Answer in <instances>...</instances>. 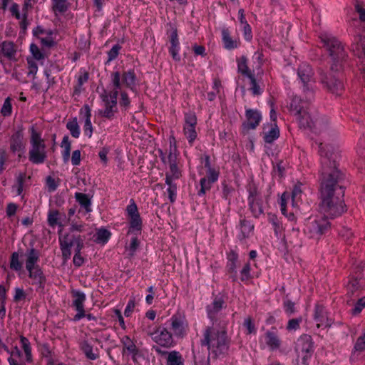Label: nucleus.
Listing matches in <instances>:
<instances>
[{"label": "nucleus", "mask_w": 365, "mask_h": 365, "mask_svg": "<svg viewBox=\"0 0 365 365\" xmlns=\"http://www.w3.org/2000/svg\"><path fill=\"white\" fill-rule=\"evenodd\" d=\"M319 154L322 165L320 210L327 219L334 218L346 210L342 200L344 187L340 185L344 175L337 168L339 155L332 145L323 143L319 144Z\"/></svg>", "instance_id": "nucleus-1"}, {"label": "nucleus", "mask_w": 365, "mask_h": 365, "mask_svg": "<svg viewBox=\"0 0 365 365\" xmlns=\"http://www.w3.org/2000/svg\"><path fill=\"white\" fill-rule=\"evenodd\" d=\"M319 38L332 59L330 73L322 75L321 81L330 92L340 96L344 88L341 71L346 61L347 54L341 43L331 34L322 33Z\"/></svg>", "instance_id": "nucleus-2"}, {"label": "nucleus", "mask_w": 365, "mask_h": 365, "mask_svg": "<svg viewBox=\"0 0 365 365\" xmlns=\"http://www.w3.org/2000/svg\"><path fill=\"white\" fill-rule=\"evenodd\" d=\"M227 322L219 324L221 330L216 329L215 327H208L203 333V338L200 340L202 346H207L210 354L215 359L225 356L228 354L230 341L227 335L225 326Z\"/></svg>", "instance_id": "nucleus-3"}, {"label": "nucleus", "mask_w": 365, "mask_h": 365, "mask_svg": "<svg viewBox=\"0 0 365 365\" xmlns=\"http://www.w3.org/2000/svg\"><path fill=\"white\" fill-rule=\"evenodd\" d=\"M25 267L29 272V277L32 279V284L38 287L37 289H43L46 283V277L38 264L39 261V252L34 247L27 250L24 255Z\"/></svg>", "instance_id": "nucleus-4"}, {"label": "nucleus", "mask_w": 365, "mask_h": 365, "mask_svg": "<svg viewBox=\"0 0 365 365\" xmlns=\"http://www.w3.org/2000/svg\"><path fill=\"white\" fill-rule=\"evenodd\" d=\"M312 101L302 99L300 97L294 96L291 102L290 108L295 112V115L299 122V126L304 128H317L319 122L314 120L309 112V104Z\"/></svg>", "instance_id": "nucleus-5"}, {"label": "nucleus", "mask_w": 365, "mask_h": 365, "mask_svg": "<svg viewBox=\"0 0 365 365\" xmlns=\"http://www.w3.org/2000/svg\"><path fill=\"white\" fill-rule=\"evenodd\" d=\"M29 160L34 164L43 163L47 158L46 144L41 134L35 130L34 126L31 128Z\"/></svg>", "instance_id": "nucleus-6"}, {"label": "nucleus", "mask_w": 365, "mask_h": 365, "mask_svg": "<svg viewBox=\"0 0 365 365\" xmlns=\"http://www.w3.org/2000/svg\"><path fill=\"white\" fill-rule=\"evenodd\" d=\"M148 335L151 336L152 339L158 345L153 346V349L159 354H166L165 351L161 350L160 346L169 349L175 345L173 334L165 327L158 326L153 331H148Z\"/></svg>", "instance_id": "nucleus-7"}, {"label": "nucleus", "mask_w": 365, "mask_h": 365, "mask_svg": "<svg viewBox=\"0 0 365 365\" xmlns=\"http://www.w3.org/2000/svg\"><path fill=\"white\" fill-rule=\"evenodd\" d=\"M297 76L303 84V92L307 101H312L314 99V71L312 67L303 63L299 65L297 69Z\"/></svg>", "instance_id": "nucleus-8"}, {"label": "nucleus", "mask_w": 365, "mask_h": 365, "mask_svg": "<svg viewBox=\"0 0 365 365\" xmlns=\"http://www.w3.org/2000/svg\"><path fill=\"white\" fill-rule=\"evenodd\" d=\"M83 241L84 239L82 238L81 235L66 234L62 237H60V248L63 259L67 260L71 257V248L73 246H76L75 254L81 253V250L83 248Z\"/></svg>", "instance_id": "nucleus-9"}, {"label": "nucleus", "mask_w": 365, "mask_h": 365, "mask_svg": "<svg viewBox=\"0 0 365 365\" xmlns=\"http://www.w3.org/2000/svg\"><path fill=\"white\" fill-rule=\"evenodd\" d=\"M330 227V223L325 217H309L305 225V232L310 237L319 238Z\"/></svg>", "instance_id": "nucleus-10"}, {"label": "nucleus", "mask_w": 365, "mask_h": 365, "mask_svg": "<svg viewBox=\"0 0 365 365\" xmlns=\"http://www.w3.org/2000/svg\"><path fill=\"white\" fill-rule=\"evenodd\" d=\"M170 329L175 336L182 339L187 334L188 323L185 314L176 312L170 319Z\"/></svg>", "instance_id": "nucleus-11"}, {"label": "nucleus", "mask_w": 365, "mask_h": 365, "mask_svg": "<svg viewBox=\"0 0 365 365\" xmlns=\"http://www.w3.org/2000/svg\"><path fill=\"white\" fill-rule=\"evenodd\" d=\"M248 191L250 209L253 215L257 217L263 213L262 195L255 185L250 186Z\"/></svg>", "instance_id": "nucleus-12"}, {"label": "nucleus", "mask_w": 365, "mask_h": 365, "mask_svg": "<svg viewBox=\"0 0 365 365\" xmlns=\"http://www.w3.org/2000/svg\"><path fill=\"white\" fill-rule=\"evenodd\" d=\"M246 121L242 125L243 133H247L250 130H255L262 120V115L259 111L255 109H247L245 111Z\"/></svg>", "instance_id": "nucleus-13"}, {"label": "nucleus", "mask_w": 365, "mask_h": 365, "mask_svg": "<svg viewBox=\"0 0 365 365\" xmlns=\"http://www.w3.org/2000/svg\"><path fill=\"white\" fill-rule=\"evenodd\" d=\"M225 304L224 300L219 297H216L213 302L207 306V312L209 319L212 322V326H219V324L221 322L222 324L223 320L220 321L218 323V316L220 314V311L222 310L223 306ZM224 322H225L224 320Z\"/></svg>", "instance_id": "nucleus-14"}, {"label": "nucleus", "mask_w": 365, "mask_h": 365, "mask_svg": "<svg viewBox=\"0 0 365 365\" xmlns=\"http://www.w3.org/2000/svg\"><path fill=\"white\" fill-rule=\"evenodd\" d=\"M71 293L73 297L72 305L77 312L73 319L75 322H78L86 316L84 302L86 297V294L79 290H73Z\"/></svg>", "instance_id": "nucleus-15"}, {"label": "nucleus", "mask_w": 365, "mask_h": 365, "mask_svg": "<svg viewBox=\"0 0 365 365\" xmlns=\"http://www.w3.org/2000/svg\"><path fill=\"white\" fill-rule=\"evenodd\" d=\"M126 212L130 217V232L133 230L140 232L142 229V220L133 200H131L130 204L127 206Z\"/></svg>", "instance_id": "nucleus-16"}, {"label": "nucleus", "mask_w": 365, "mask_h": 365, "mask_svg": "<svg viewBox=\"0 0 365 365\" xmlns=\"http://www.w3.org/2000/svg\"><path fill=\"white\" fill-rule=\"evenodd\" d=\"M314 319L317 322V326L318 328L322 326L330 327L332 324V320L328 317L325 307L319 304L315 305Z\"/></svg>", "instance_id": "nucleus-17"}, {"label": "nucleus", "mask_w": 365, "mask_h": 365, "mask_svg": "<svg viewBox=\"0 0 365 365\" xmlns=\"http://www.w3.org/2000/svg\"><path fill=\"white\" fill-rule=\"evenodd\" d=\"M16 46L12 41H5L0 44V58L4 57L9 61H16Z\"/></svg>", "instance_id": "nucleus-18"}, {"label": "nucleus", "mask_w": 365, "mask_h": 365, "mask_svg": "<svg viewBox=\"0 0 365 365\" xmlns=\"http://www.w3.org/2000/svg\"><path fill=\"white\" fill-rule=\"evenodd\" d=\"M297 351L301 353H313L314 342L309 334H302L297 340Z\"/></svg>", "instance_id": "nucleus-19"}, {"label": "nucleus", "mask_w": 365, "mask_h": 365, "mask_svg": "<svg viewBox=\"0 0 365 365\" xmlns=\"http://www.w3.org/2000/svg\"><path fill=\"white\" fill-rule=\"evenodd\" d=\"M25 144L22 131H16L10 139V150L12 153L24 152Z\"/></svg>", "instance_id": "nucleus-20"}, {"label": "nucleus", "mask_w": 365, "mask_h": 365, "mask_svg": "<svg viewBox=\"0 0 365 365\" xmlns=\"http://www.w3.org/2000/svg\"><path fill=\"white\" fill-rule=\"evenodd\" d=\"M79 349L89 360H96L99 358V351L88 340H82L79 342Z\"/></svg>", "instance_id": "nucleus-21"}, {"label": "nucleus", "mask_w": 365, "mask_h": 365, "mask_svg": "<svg viewBox=\"0 0 365 365\" xmlns=\"http://www.w3.org/2000/svg\"><path fill=\"white\" fill-rule=\"evenodd\" d=\"M359 42L353 48V51L359 58H361V67L359 69L363 74V78L365 81V35L363 37H359Z\"/></svg>", "instance_id": "nucleus-22"}, {"label": "nucleus", "mask_w": 365, "mask_h": 365, "mask_svg": "<svg viewBox=\"0 0 365 365\" xmlns=\"http://www.w3.org/2000/svg\"><path fill=\"white\" fill-rule=\"evenodd\" d=\"M101 98L105 105V109L103 110H100V114L108 119H111L114 116V113L117 110L116 106H113L112 103L109 101L108 93L104 91V92L101 95Z\"/></svg>", "instance_id": "nucleus-23"}, {"label": "nucleus", "mask_w": 365, "mask_h": 365, "mask_svg": "<svg viewBox=\"0 0 365 365\" xmlns=\"http://www.w3.org/2000/svg\"><path fill=\"white\" fill-rule=\"evenodd\" d=\"M80 115H83L85 119L83 125L84 134L91 138L93 134V126L91 121V110L88 105H85L80 110Z\"/></svg>", "instance_id": "nucleus-24"}, {"label": "nucleus", "mask_w": 365, "mask_h": 365, "mask_svg": "<svg viewBox=\"0 0 365 365\" xmlns=\"http://www.w3.org/2000/svg\"><path fill=\"white\" fill-rule=\"evenodd\" d=\"M170 41L171 44L169 48L170 53L171 54L173 60H175V61H180V56L178 53L180 50V43L178 41L177 29L173 30L170 36Z\"/></svg>", "instance_id": "nucleus-25"}, {"label": "nucleus", "mask_w": 365, "mask_h": 365, "mask_svg": "<svg viewBox=\"0 0 365 365\" xmlns=\"http://www.w3.org/2000/svg\"><path fill=\"white\" fill-rule=\"evenodd\" d=\"M240 235L238 238L242 240L247 238L252 233L254 230V225L246 219H242L240 222Z\"/></svg>", "instance_id": "nucleus-26"}, {"label": "nucleus", "mask_w": 365, "mask_h": 365, "mask_svg": "<svg viewBox=\"0 0 365 365\" xmlns=\"http://www.w3.org/2000/svg\"><path fill=\"white\" fill-rule=\"evenodd\" d=\"M122 81L127 88L132 91L135 89L136 76L133 70H129L123 72L122 75Z\"/></svg>", "instance_id": "nucleus-27"}, {"label": "nucleus", "mask_w": 365, "mask_h": 365, "mask_svg": "<svg viewBox=\"0 0 365 365\" xmlns=\"http://www.w3.org/2000/svg\"><path fill=\"white\" fill-rule=\"evenodd\" d=\"M120 341L123 344V353L126 350L129 354L133 355V358L138 354V349L136 347L134 342L131 340V339L128 336H123L121 338Z\"/></svg>", "instance_id": "nucleus-28"}, {"label": "nucleus", "mask_w": 365, "mask_h": 365, "mask_svg": "<svg viewBox=\"0 0 365 365\" xmlns=\"http://www.w3.org/2000/svg\"><path fill=\"white\" fill-rule=\"evenodd\" d=\"M302 183L297 182L293 187L289 198L292 206H298V203L301 201V197L303 192Z\"/></svg>", "instance_id": "nucleus-29"}, {"label": "nucleus", "mask_w": 365, "mask_h": 365, "mask_svg": "<svg viewBox=\"0 0 365 365\" xmlns=\"http://www.w3.org/2000/svg\"><path fill=\"white\" fill-rule=\"evenodd\" d=\"M279 136V129L274 123L268 131L263 132V139L267 143H272Z\"/></svg>", "instance_id": "nucleus-30"}, {"label": "nucleus", "mask_w": 365, "mask_h": 365, "mask_svg": "<svg viewBox=\"0 0 365 365\" xmlns=\"http://www.w3.org/2000/svg\"><path fill=\"white\" fill-rule=\"evenodd\" d=\"M76 200L78 202L80 206L85 209L87 212L91 211V200L88 195L82 192L75 193Z\"/></svg>", "instance_id": "nucleus-31"}, {"label": "nucleus", "mask_w": 365, "mask_h": 365, "mask_svg": "<svg viewBox=\"0 0 365 365\" xmlns=\"http://www.w3.org/2000/svg\"><path fill=\"white\" fill-rule=\"evenodd\" d=\"M266 343L272 350H275L279 348L281 341L274 332L267 331L265 334Z\"/></svg>", "instance_id": "nucleus-32"}, {"label": "nucleus", "mask_w": 365, "mask_h": 365, "mask_svg": "<svg viewBox=\"0 0 365 365\" xmlns=\"http://www.w3.org/2000/svg\"><path fill=\"white\" fill-rule=\"evenodd\" d=\"M237 71L248 78L250 76H253L247 66V58L244 56L237 59Z\"/></svg>", "instance_id": "nucleus-33"}, {"label": "nucleus", "mask_w": 365, "mask_h": 365, "mask_svg": "<svg viewBox=\"0 0 365 365\" xmlns=\"http://www.w3.org/2000/svg\"><path fill=\"white\" fill-rule=\"evenodd\" d=\"M61 146L63 148V151L62 152L63 160L65 163H67L70 158V153L71 149V144L68 135H65L63 138Z\"/></svg>", "instance_id": "nucleus-34"}, {"label": "nucleus", "mask_w": 365, "mask_h": 365, "mask_svg": "<svg viewBox=\"0 0 365 365\" xmlns=\"http://www.w3.org/2000/svg\"><path fill=\"white\" fill-rule=\"evenodd\" d=\"M361 284L357 278L349 280L347 284V295L350 297L358 296V292L360 290Z\"/></svg>", "instance_id": "nucleus-35"}, {"label": "nucleus", "mask_w": 365, "mask_h": 365, "mask_svg": "<svg viewBox=\"0 0 365 365\" xmlns=\"http://www.w3.org/2000/svg\"><path fill=\"white\" fill-rule=\"evenodd\" d=\"M222 36L225 48L232 49L237 48V41H235L232 39L228 29H223L222 30Z\"/></svg>", "instance_id": "nucleus-36"}, {"label": "nucleus", "mask_w": 365, "mask_h": 365, "mask_svg": "<svg viewBox=\"0 0 365 365\" xmlns=\"http://www.w3.org/2000/svg\"><path fill=\"white\" fill-rule=\"evenodd\" d=\"M167 365H184L181 354L176 351H172L168 354Z\"/></svg>", "instance_id": "nucleus-37"}, {"label": "nucleus", "mask_w": 365, "mask_h": 365, "mask_svg": "<svg viewBox=\"0 0 365 365\" xmlns=\"http://www.w3.org/2000/svg\"><path fill=\"white\" fill-rule=\"evenodd\" d=\"M59 212L56 210H50L48 213V224L50 227H54L56 225L63 227L59 219Z\"/></svg>", "instance_id": "nucleus-38"}, {"label": "nucleus", "mask_w": 365, "mask_h": 365, "mask_svg": "<svg viewBox=\"0 0 365 365\" xmlns=\"http://www.w3.org/2000/svg\"><path fill=\"white\" fill-rule=\"evenodd\" d=\"M66 128L69 130L71 135L78 138L80 135V127L78 124L77 118H74L66 123Z\"/></svg>", "instance_id": "nucleus-39"}, {"label": "nucleus", "mask_w": 365, "mask_h": 365, "mask_svg": "<svg viewBox=\"0 0 365 365\" xmlns=\"http://www.w3.org/2000/svg\"><path fill=\"white\" fill-rule=\"evenodd\" d=\"M165 183L168 185L167 191L168 192L169 200L170 202H174L176 199L177 186L175 184L173 183V181H171V177L170 176L165 178Z\"/></svg>", "instance_id": "nucleus-40"}, {"label": "nucleus", "mask_w": 365, "mask_h": 365, "mask_svg": "<svg viewBox=\"0 0 365 365\" xmlns=\"http://www.w3.org/2000/svg\"><path fill=\"white\" fill-rule=\"evenodd\" d=\"M19 254L14 252L11 255L10 268L14 271H20L22 269V262L19 259Z\"/></svg>", "instance_id": "nucleus-41"}, {"label": "nucleus", "mask_w": 365, "mask_h": 365, "mask_svg": "<svg viewBox=\"0 0 365 365\" xmlns=\"http://www.w3.org/2000/svg\"><path fill=\"white\" fill-rule=\"evenodd\" d=\"M52 9L54 12H66L68 10L67 0H52Z\"/></svg>", "instance_id": "nucleus-42"}, {"label": "nucleus", "mask_w": 365, "mask_h": 365, "mask_svg": "<svg viewBox=\"0 0 365 365\" xmlns=\"http://www.w3.org/2000/svg\"><path fill=\"white\" fill-rule=\"evenodd\" d=\"M359 147L361 150L358 151L361 156L360 159L358 160V165L360 166L361 169H365V133L359 140Z\"/></svg>", "instance_id": "nucleus-43"}, {"label": "nucleus", "mask_w": 365, "mask_h": 365, "mask_svg": "<svg viewBox=\"0 0 365 365\" xmlns=\"http://www.w3.org/2000/svg\"><path fill=\"white\" fill-rule=\"evenodd\" d=\"M20 341L22 345V348L25 352L26 361L31 362L32 361L31 348L30 346L29 341L27 338L21 336Z\"/></svg>", "instance_id": "nucleus-44"}, {"label": "nucleus", "mask_w": 365, "mask_h": 365, "mask_svg": "<svg viewBox=\"0 0 365 365\" xmlns=\"http://www.w3.org/2000/svg\"><path fill=\"white\" fill-rule=\"evenodd\" d=\"M25 178L26 174L23 173H20L16 176V184L14 186V188L16 189V192L17 195H21L23 192Z\"/></svg>", "instance_id": "nucleus-45"}, {"label": "nucleus", "mask_w": 365, "mask_h": 365, "mask_svg": "<svg viewBox=\"0 0 365 365\" xmlns=\"http://www.w3.org/2000/svg\"><path fill=\"white\" fill-rule=\"evenodd\" d=\"M184 133L189 143L192 145L197 137L195 126H184Z\"/></svg>", "instance_id": "nucleus-46"}, {"label": "nucleus", "mask_w": 365, "mask_h": 365, "mask_svg": "<svg viewBox=\"0 0 365 365\" xmlns=\"http://www.w3.org/2000/svg\"><path fill=\"white\" fill-rule=\"evenodd\" d=\"M110 237V232L106 230L101 228L98 230L96 232V240L97 242L105 243L107 242Z\"/></svg>", "instance_id": "nucleus-47"}, {"label": "nucleus", "mask_w": 365, "mask_h": 365, "mask_svg": "<svg viewBox=\"0 0 365 365\" xmlns=\"http://www.w3.org/2000/svg\"><path fill=\"white\" fill-rule=\"evenodd\" d=\"M213 182L207 180V178H202L200 179V189L198 191V195H204L207 191H209L212 187Z\"/></svg>", "instance_id": "nucleus-48"}, {"label": "nucleus", "mask_w": 365, "mask_h": 365, "mask_svg": "<svg viewBox=\"0 0 365 365\" xmlns=\"http://www.w3.org/2000/svg\"><path fill=\"white\" fill-rule=\"evenodd\" d=\"M285 313L290 317L296 312L295 304L289 299H285L283 302Z\"/></svg>", "instance_id": "nucleus-49"}, {"label": "nucleus", "mask_w": 365, "mask_h": 365, "mask_svg": "<svg viewBox=\"0 0 365 365\" xmlns=\"http://www.w3.org/2000/svg\"><path fill=\"white\" fill-rule=\"evenodd\" d=\"M1 113L4 116H9L12 113L11 101L9 97L6 98L4 102Z\"/></svg>", "instance_id": "nucleus-50"}, {"label": "nucleus", "mask_w": 365, "mask_h": 365, "mask_svg": "<svg viewBox=\"0 0 365 365\" xmlns=\"http://www.w3.org/2000/svg\"><path fill=\"white\" fill-rule=\"evenodd\" d=\"M168 176L171 177V181L175 179H178L180 177V172L176 163L170 165V172L166 173L165 178Z\"/></svg>", "instance_id": "nucleus-51"}, {"label": "nucleus", "mask_w": 365, "mask_h": 365, "mask_svg": "<svg viewBox=\"0 0 365 365\" xmlns=\"http://www.w3.org/2000/svg\"><path fill=\"white\" fill-rule=\"evenodd\" d=\"M269 222L272 223L274 227V232L277 236L281 232L282 230V224L277 217L276 215H271L269 218Z\"/></svg>", "instance_id": "nucleus-52"}, {"label": "nucleus", "mask_w": 365, "mask_h": 365, "mask_svg": "<svg viewBox=\"0 0 365 365\" xmlns=\"http://www.w3.org/2000/svg\"><path fill=\"white\" fill-rule=\"evenodd\" d=\"M364 307H365V296L358 299L356 302L354 304V307L353 308L351 312L353 314H357L360 313Z\"/></svg>", "instance_id": "nucleus-53"}, {"label": "nucleus", "mask_w": 365, "mask_h": 365, "mask_svg": "<svg viewBox=\"0 0 365 365\" xmlns=\"http://www.w3.org/2000/svg\"><path fill=\"white\" fill-rule=\"evenodd\" d=\"M111 83L113 88L116 89H120L121 83H120V73L119 71H115L111 73Z\"/></svg>", "instance_id": "nucleus-54"}, {"label": "nucleus", "mask_w": 365, "mask_h": 365, "mask_svg": "<svg viewBox=\"0 0 365 365\" xmlns=\"http://www.w3.org/2000/svg\"><path fill=\"white\" fill-rule=\"evenodd\" d=\"M249 79L250 81L251 84L250 90L252 91V94L255 96L261 94V88L257 84L255 76H250Z\"/></svg>", "instance_id": "nucleus-55"}, {"label": "nucleus", "mask_w": 365, "mask_h": 365, "mask_svg": "<svg viewBox=\"0 0 365 365\" xmlns=\"http://www.w3.org/2000/svg\"><path fill=\"white\" fill-rule=\"evenodd\" d=\"M197 124V118L194 113H188L185 115L184 126H195Z\"/></svg>", "instance_id": "nucleus-56"}, {"label": "nucleus", "mask_w": 365, "mask_h": 365, "mask_svg": "<svg viewBox=\"0 0 365 365\" xmlns=\"http://www.w3.org/2000/svg\"><path fill=\"white\" fill-rule=\"evenodd\" d=\"M30 51L36 60H41L44 58V54L40 51L39 48L34 43L30 46Z\"/></svg>", "instance_id": "nucleus-57"}, {"label": "nucleus", "mask_w": 365, "mask_h": 365, "mask_svg": "<svg viewBox=\"0 0 365 365\" xmlns=\"http://www.w3.org/2000/svg\"><path fill=\"white\" fill-rule=\"evenodd\" d=\"M302 322V317L289 319L287 326V329L288 330H297L299 328V324Z\"/></svg>", "instance_id": "nucleus-58"}, {"label": "nucleus", "mask_w": 365, "mask_h": 365, "mask_svg": "<svg viewBox=\"0 0 365 365\" xmlns=\"http://www.w3.org/2000/svg\"><path fill=\"white\" fill-rule=\"evenodd\" d=\"M354 349L358 351H363L365 350V330L363 335L357 339L354 345Z\"/></svg>", "instance_id": "nucleus-59"}, {"label": "nucleus", "mask_w": 365, "mask_h": 365, "mask_svg": "<svg viewBox=\"0 0 365 365\" xmlns=\"http://www.w3.org/2000/svg\"><path fill=\"white\" fill-rule=\"evenodd\" d=\"M207 180H210L211 182H215L218 180L219 178V171L215 170V168L210 169L207 170L206 177Z\"/></svg>", "instance_id": "nucleus-60"}, {"label": "nucleus", "mask_w": 365, "mask_h": 365, "mask_svg": "<svg viewBox=\"0 0 365 365\" xmlns=\"http://www.w3.org/2000/svg\"><path fill=\"white\" fill-rule=\"evenodd\" d=\"M244 326L246 327L247 334H253L256 332V329L252 320L250 317H247L245 319Z\"/></svg>", "instance_id": "nucleus-61"}, {"label": "nucleus", "mask_w": 365, "mask_h": 365, "mask_svg": "<svg viewBox=\"0 0 365 365\" xmlns=\"http://www.w3.org/2000/svg\"><path fill=\"white\" fill-rule=\"evenodd\" d=\"M120 46L118 44L114 45L111 49L108 52V61H110L114 60L118 55Z\"/></svg>", "instance_id": "nucleus-62"}, {"label": "nucleus", "mask_w": 365, "mask_h": 365, "mask_svg": "<svg viewBox=\"0 0 365 365\" xmlns=\"http://www.w3.org/2000/svg\"><path fill=\"white\" fill-rule=\"evenodd\" d=\"M88 79V73H84L83 75L80 76L78 78V86L75 88V93H79L81 92V88L82 85L86 83Z\"/></svg>", "instance_id": "nucleus-63"}, {"label": "nucleus", "mask_w": 365, "mask_h": 365, "mask_svg": "<svg viewBox=\"0 0 365 365\" xmlns=\"http://www.w3.org/2000/svg\"><path fill=\"white\" fill-rule=\"evenodd\" d=\"M46 185L49 192L55 191L58 186V184L56 182L55 179L53 178L51 176H48L46 178Z\"/></svg>", "instance_id": "nucleus-64"}]
</instances>
